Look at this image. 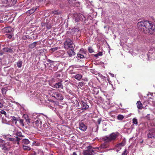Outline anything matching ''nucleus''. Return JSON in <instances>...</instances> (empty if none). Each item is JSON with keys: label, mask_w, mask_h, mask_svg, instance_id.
Segmentation results:
<instances>
[{"label": "nucleus", "mask_w": 155, "mask_h": 155, "mask_svg": "<svg viewBox=\"0 0 155 155\" xmlns=\"http://www.w3.org/2000/svg\"><path fill=\"white\" fill-rule=\"evenodd\" d=\"M96 127H97V128H96V130L95 131V132H97V131H98V126H97V125H96Z\"/></svg>", "instance_id": "obj_52"}, {"label": "nucleus", "mask_w": 155, "mask_h": 155, "mask_svg": "<svg viewBox=\"0 0 155 155\" xmlns=\"http://www.w3.org/2000/svg\"><path fill=\"white\" fill-rule=\"evenodd\" d=\"M72 30V31L75 32L78 31H79L78 29L77 28L73 29Z\"/></svg>", "instance_id": "obj_47"}, {"label": "nucleus", "mask_w": 155, "mask_h": 155, "mask_svg": "<svg viewBox=\"0 0 155 155\" xmlns=\"http://www.w3.org/2000/svg\"><path fill=\"white\" fill-rule=\"evenodd\" d=\"M150 132L147 134L149 138H152L155 137V128H152L149 130Z\"/></svg>", "instance_id": "obj_12"}, {"label": "nucleus", "mask_w": 155, "mask_h": 155, "mask_svg": "<svg viewBox=\"0 0 155 155\" xmlns=\"http://www.w3.org/2000/svg\"><path fill=\"white\" fill-rule=\"evenodd\" d=\"M82 75L80 74H77L74 76V78L76 79L79 80L82 78Z\"/></svg>", "instance_id": "obj_23"}, {"label": "nucleus", "mask_w": 155, "mask_h": 155, "mask_svg": "<svg viewBox=\"0 0 155 155\" xmlns=\"http://www.w3.org/2000/svg\"><path fill=\"white\" fill-rule=\"evenodd\" d=\"M7 91V88H6L3 87L2 89V92L3 96H5V94H6Z\"/></svg>", "instance_id": "obj_27"}, {"label": "nucleus", "mask_w": 155, "mask_h": 155, "mask_svg": "<svg viewBox=\"0 0 155 155\" xmlns=\"http://www.w3.org/2000/svg\"><path fill=\"white\" fill-rule=\"evenodd\" d=\"M84 85L83 83L82 82H81L79 83L78 84V86L81 87H82Z\"/></svg>", "instance_id": "obj_40"}, {"label": "nucleus", "mask_w": 155, "mask_h": 155, "mask_svg": "<svg viewBox=\"0 0 155 155\" xmlns=\"http://www.w3.org/2000/svg\"><path fill=\"white\" fill-rule=\"evenodd\" d=\"M37 42H34L29 45V47L31 49L34 48L37 45Z\"/></svg>", "instance_id": "obj_20"}, {"label": "nucleus", "mask_w": 155, "mask_h": 155, "mask_svg": "<svg viewBox=\"0 0 155 155\" xmlns=\"http://www.w3.org/2000/svg\"><path fill=\"white\" fill-rule=\"evenodd\" d=\"M149 95H150V96L152 97H154L155 96V93H149L148 94H147V96H149Z\"/></svg>", "instance_id": "obj_41"}, {"label": "nucleus", "mask_w": 155, "mask_h": 155, "mask_svg": "<svg viewBox=\"0 0 155 155\" xmlns=\"http://www.w3.org/2000/svg\"><path fill=\"white\" fill-rule=\"evenodd\" d=\"M139 29L147 34H155V25L151 21H143L139 22L137 24Z\"/></svg>", "instance_id": "obj_1"}, {"label": "nucleus", "mask_w": 155, "mask_h": 155, "mask_svg": "<svg viewBox=\"0 0 155 155\" xmlns=\"http://www.w3.org/2000/svg\"><path fill=\"white\" fill-rule=\"evenodd\" d=\"M46 99H45L44 97H37L36 100L39 104L41 103L42 104H45L46 103H49V102H53L54 101L49 99L48 97H46Z\"/></svg>", "instance_id": "obj_6"}, {"label": "nucleus", "mask_w": 155, "mask_h": 155, "mask_svg": "<svg viewBox=\"0 0 155 155\" xmlns=\"http://www.w3.org/2000/svg\"><path fill=\"white\" fill-rule=\"evenodd\" d=\"M36 153L34 151L33 153H31V155H36Z\"/></svg>", "instance_id": "obj_53"}, {"label": "nucleus", "mask_w": 155, "mask_h": 155, "mask_svg": "<svg viewBox=\"0 0 155 155\" xmlns=\"http://www.w3.org/2000/svg\"><path fill=\"white\" fill-rule=\"evenodd\" d=\"M132 122L134 124H135L136 125H137L138 121H137V118H133V120H132Z\"/></svg>", "instance_id": "obj_30"}, {"label": "nucleus", "mask_w": 155, "mask_h": 155, "mask_svg": "<svg viewBox=\"0 0 155 155\" xmlns=\"http://www.w3.org/2000/svg\"><path fill=\"white\" fill-rule=\"evenodd\" d=\"M46 27L48 29H49L51 28V26L50 25H47Z\"/></svg>", "instance_id": "obj_44"}, {"label": "nucleus", "mask_w": 155, "mask_h": 155, "mask_svg": "<svg viewBox=\"0 0 155 155\" xmlns=\"http://www.w3.org/2000/svg\"><path fill=\"white\" fill-rule=\"evenodd\" d=\"M20 140L21 139L18 137H16L15 138H14L11 136V137H10L8 141L12 142L14 144H17L18 145Z\"/></svg>", "instance_id": "obj_10"}, {"label": "nucleus", "mask_w": 155, "mask_h": 155, "mask_svg": "<svg viewBox=\"0 0 155 155\" xmlns=\"http://www.w3.org/2000/svg\"><path fill=\"white\" fill-rule=\"evenodd\" d=\"M22 61L19 60L17 62V65L18 68H21L22 67Z\"/></svg>", "instance_id": "obj_25"}, {"label": "nucleus", "mask_w": 155, "mask_h": 155, "mask_svg": "<svg viewBox=\"0 0 155 155\" xmlns=\"http://www.w3.org/2000/svg\"><path fill=\"white\" fill-rule=\"evenodd\" d=\"M13 35L12 33L10 34H6V37L9 39L11 38Z\"/></svg>", "instance_id": "obj_34"}, {"label": "nucleus", "mask_w": 155, "mask_h": 155, "mask_svg": "<svg viewBox=\"0 0 155 155\" xmlns=\"http://www.w3.org/2000/svg\"><path fill=\"white\" fill-rule=\"evenodd\" d=\"M11 120L13 122H14L15 124H16L17 121L18 120V119L15 117L13 116L12 117Z\"/></svg>", "instance_id": "obj_31"}, {"label": "nucleus", "mask_w": 155, "mask_h": 155, "mask_svg": "<svg viewBox=\"0 0 155 155\" xmlns=\"http://www.w3.org/2000/svg\"><path fill=\"white\" fill-rule=\"evenodd\" d=\"M20 123L21 124H22L23 123V120L22 119H21L20 120Z\"/></svg>", "instance_id": "obj_54"}, {"label": "nucleus", "mask_w": 155, "mask_h": 155, "mask_svg": "<svg viewBox=\"0 0 155 155\" xmlns=\"http://www.w3.org/2000/svg\"><path fill=\"white\" fill-rule=\"evenodd\" d=\"M120 105L121 107L122 106V104L121 103H120Z\"/></svg>", "instance_id": "obj_63"}, {"label": "nucleus", "mask_w": 155, "mask_h": 155, "mask_svg": "<svg viewBox=\"0 0 155 155\" xmlns=\"http://www.w3.org/2000/svg\"><path fill=\"white\" fill-rule=\"evenodd\" d=\"M62 81H61L60 82L55 83L53 86H51L54 88L58 89L59 90L62 89L63 88V87L61 83Z\"/></svg>", "instance_id": "obj_11"}, {"label": "nucleus", "mask_w": 155, "mask_h": 155, "mask_svg": "<svg viewBox=\"0 0 155 155\" xmlns=\"http://www.w3.org/2000/svg\"><path fill=\"white\" fill-rule=\"evenodd\" d=\"M4 21L3 20L0 19V23H2Z\"/></svg>", "instance_id": "obj_60"}, {"label": "nucleus", "mask_w": 155, "mask_h": 155, "mask_svg": "<svg viewBox=\"0 0 155 155\" xmlns=\"http://www.w3.org/2000/svg\"><path fill=\"white\" fill-rule=\"evenodd\" d=\"M3 106V104H2V103L0 102V108H1Z\"/></svg>", "instance_id": "obj_55"}, {"label": "nucleus", "mask_w": 155, "mask_h": 155, "mask_svg": "<svg viewBox=\"0 0 155 155\" xmlns=\"http://www.w3.org/2000/svg\"><path fill=\"white\" fill-rule=\"evenodd\" d=\"M99 147H93L91 146H89L87 147V149L84 152V155H94L95 154L94 149H96V151L98 152L100 150Z\"/></svg>", "instance_id": "obj_4"}, {"label": "nucleus", "mask_w": 155, "mask_h": 155, "mask_svg": "<svg viewBox=\"0 0 155 155\" xmlns=\"http://www.w3.org/2000/svg\"><path fill=\"white\" fill-rule=\"evenodd\" d=\"M77 55L78 57L82 59L84 58V56L82 54H78Z\"/></svg>", "instance_id": "obj_36"}, {"label": "nucleus", "mask_w": 155, "mask_h": 155, "mask_svg": "<svg viewBox=\"0 0 155 155\" xmlns=\"http://www.w3.org/2000/svg\"><path fill=\"white\" fill-rule=\"evenodd\" d=\"M24 117L25 118V120L27 122L30 123L29 120L28 119V116L27 115H25Z\"/></svg>", "instance_id": "obj_37"}, {"label": "nucleus", "mask_w": 155, "mask_h": 155, "mask_svg": "<svg viewBox=\"0 0 155 155\" xmlns=\"http://www.w3.org/2000/svg\"><path fill=\"white\" fill-rule=\"evenodd\" d=\"M0 1L2 4H8L9 2V0H0Z\"/></svg>", "instance_id": "obj_29"}, {"label": "nucleus", "mask_w": 155, "mask_h": 155, "mask_svg": "<svg viewBox=\"0 0 155 155\" xmlns=\"http://www.w3.org/2000/svg\"><path fill=\"white\" fill-rule=\"evenodd\" d=\"M117 137V134L113 133L109 136L107 135L103 137L102 140L105 143H109L115 140Z\"/></svg>", "instance_id": "obj_2"}, {"label": "nucleus", "mask_w": 155, "mask_h": 155, "mask_svg": "<svg viewBox=\"0 0 155 155\" xmlns=\"http://www.w3.org/2000/svg\"><path fill=\"white\" fill-rule=\"evenodd\" d=\"M22 147L23 149L25 150L29 151L31 149L30 147L28 146L23 145Z\"/></svg>", "instance_id": "obj_21"}, {"label": "nucleus", "mask_w": 155, "mask_h": 155, "mask_svg": "<svg viewBox=\"0 0 155 155\" xmlns=\"http://www.w3.org/2000/svg\"><path fill=\"white\" fill-rule=\"evenodd\" d=\"M83 106L82 108V109H87L88 107V106L86 104L83 103Z\"/></svg>", "instance_id": "obj_35"}, {"label": "nucleus", "mask_w": 155, "mask_h": 155, "mask_svg": "<svg viewBox=\"0 0 155 155\" xmlns=\"http://www.w3.org/2000/svg\"><path fill=\"white\" fill-rule=\"evenodd\" d=\"M79 128L81 130L85 131L87 128V127L83 123L80 122L79 124Z\"/></svg>", "instance_id": "obj_13"}, {"label": "nucleus", "mask_w": 155, "mask_h": 155, "mask_svg": "<svg viewBox=\"0 0 155 155\" xmlns=\"http://www.w3.org/2000/svg\"><path fill=\"white\" fill-rule=\"evenodd\" d=\"M37 8L36 7H34L32 9L28 10L27 12V13L28 14H29L30 15L33 13L37 9Z\"/></svg>", "instance_id": "obj_16"}, {"label": "nucleus", "mask_w": 155, "mask_h": 155, "mask_svg": "<svg viewBox=\"0 0 155 155\" xmlns=\"http://www.w3.org/2000/svg\"><path fill=\"white\" fill-rule=\"evenodd\" d=\"M137 107L138 109H142V104L140 101H137Z\"/></svg>", "instance_id": "obj_19"}, {"label": "nucleus", "mask_w": 155, "mask_h": 155, "mask_svg": "<svg viewBox=\"0 0 155 155\" xmlns=\"http://www.w3.org/2000/svg\"><path fill=\"white\" fill-rule=\"evenodd\" d=\"M42 115H44L43 114H41L40 115L38 116L37 114H34V115L33 116L34 117V118H35L34 117L35 116L37 118V120L36 121H35V122H34V124H35V125L37 126V127H41L42 124L40 118V117H42L41 116Z\"/></svg>", "instance_id": "obj_7"}, {"label": "nucleus", "mask_w": 155, "mask_h": 155, "mask_svg": "<svg viewBox=\"0 0 155 155\" xmlns=\"http://www.w3.org/2000/svg\"><path fill=\"white\" fill-rule=\"evenodd\" d=\"M3 137L6 140L8 141L10 137H11V135L9 134L3 135Z\"/></svg>", "instance_id": "obj_26"}, {"label": "nucleus", "mask_w": 155, "mask_h": 155, "mask_svg": "<svg viewBox=\"0 0 155 155\" xmlns=\"http://www.w3.org/2000/svg\"><path fill=\"white\" fill-rule=\"evenodd\" d=\"M103 130L104 131H106L107 130V128H105V129H104Z\"/></svg>", "instance_id": "obj_61"}, {"label": "nucleus", "mask_w": 155, "mask_h": 155, "mask_svg": "<svg viewBox=\"0 0 155 155\" xmlns=\"http://www.w3.org/2000/svg\"><path fill=\"white\" fill-rule=\"evenodd\" d=\"M101 118H99V119H98L97 121V122L98 124H100L101 123Z\"/></svg>", "instance_id": "obj_48"}, {"label": "nucleus", "mask_w": 155, "mask_h": 155, "mask_svg": "<svg viewBox=\"0 0 155 155\" xmlns=\"http://www.w3.org/2000/svg\"><path fill=\"white\" fill-rule=\"evenodd\" d=\"M14 134L19 137H23L24 136L22 135V133L20 131H18L17 130H15L14 132Z\"/></svg>", "instance_id": "obj_18"}, {"label": "nucleus", "mask_w": 155, "mask_h": 155, "mask_svg": "<svg viewBox=\"0 0 155 155\" xmlns=\"http://www.w3.org/2000/svg\"><path fill=\"white\" fill-rule=\"evenodd\" d=\"M0 147L4 152L9 151L10 149L9 143L5 142V141L0 138Z\"/></svg>", "instance_id": "obj_5"}, {"label": "nucleus", "mask_w": 155, "mask_h": 155, "mask_svg": "<svg viewBox=\"0 0 155 155\" xmlns=\"http://www.w3.org/2000/svg\"><path fill=\"white\" fill-rule=\"evenodd\" d=\"M2 55V54L0 53V55Z\"/></svg>", "instance_id": "obj_64"}, {"label": "nucleus", "mask_w": 155, "mask_h": 155, "mask_svg": "<svg viewBox=\"0 0 155 155\" xmlns=\"http://www.w3.org/2000/svg\"><path fill=\"white\" fill-rule=\"evenodd\" d=\"M73 42L70 39H67L64 43V48L65 49L73 48Z\"/></svg>", "instance_id": "obj_8"}, {"label": "nucleus", "mask_w": 155, "mask_h": 155, "mask_svg": "<svg viewBox=\"0 0 155 155\" xmlns=\"http://www.w3.org/2000/svg\"><path fill=\"white\" fill-rule=\"evenodd\" d=\"M22 143L25 144H28L30 143V141L27 139H25L22 140Z\"/></svg>", "instance_id": "obj_24"}, {"label": "nucleus", "mask_w": 155, "mask_h": 155, "mask_svg": "<svg viewBox=\"0 0 155 155\" xmlns=\"http://www.w3.org/2000/svg\"><path fill=\"white\" fill-rule=\"evenodd\" d=\"M3 51L5 52L12 53L13 52L12 49L11 48H4L3 49Z\"/></svg>", "instance_id": "obj_17"}, {"label": "nucleus", "mask_w": 155, "mask_h": 155, "mask_svg": "<svg viewBox=\"0 0 155 155\" xmlns=\"http://www.w3.org/2000/svg\"><path fill=\"white\" fill-rule=\"evenodd\" d=\"M75 21L78 22L79 21H82L85 19V18L84 16L82 14H75L74 16Z\"/></svg>", "instance_id": "obj_9"}, {"label": "nucleus", "mask_w": 155, "mask_h": 155, "mask_svg": "<svg viewBox=\"0 0 155 155\" xmlns=\"http://www.w3.org/2000/svg\"><path fill=\"white\" fill-rule=\"evenodd\" d=\"M72 155H77L75 152H74L73 153Z\"/></svg>", "instance_id": "obj_57"}, {"label": "nucleus", "mask_w": 155, "mask_h": 155, "mask_svg": "<svg viewBox=\"0 0 155 155\" xmlns=\"http://www.w3.org/2000/svg\"><path fill=\"white\" fill-rule=\"evenodd\" d=\"M12 30V28L11 27H6L4 28V32L6 33H10Z\"/></svg>", "instance_id": "obj_15"}, {"label": "nucleus", "mask_w": 155, "mask_h": 155, "mask_svg": "<svg viewBox=\"0 0 155 155\" xmlns=\"http://www.w3.org/2000/svg\"><path fill=\"white\" fill-rule=\"evenodd\" d=\"M152 48H153V49L152 50L155 51V41L153 42L152 45Z\"/></svg>", "instance_id": "obj_38"}, {"label": "nucleus", "mask_w": 155, "mask_h": 155, "mask_svg": "<svg viewBox=\"0 0 155 155\" xmlns=\"http://www.w3.org/2000/svg\"><path fill=\"white\" fill-rule=\"evenodd\" d=\"M75 106L77 107H79V103L77 102L76 104L75 105Z\"/></svg>", "instance_id": "obj_50"}, {"label": "nucleus", "mask_w": 155, "mask_h": 155, "mask_svg": "<svg viewBox=\"0 0 155 155\" xmlns=\"http://www.w3.org/2000/svg\"><path fill=\"white\" fill-rule=\"evenodd\" d=\"M124 118V116L120 114L117 117V119L119 120H122Z\"/></svg>", "instance_id": "obj_33"}, {"label": "nucleus", "mask_w": 155, "mask_h": 155, "mask_svg": "<svg viewBox=\"0 0 155 155\" xmlns=\"http://www.w3.org/2000/svg\"><path fill=\"white\" fill-rule=\"evenodd\" d=\"M140 56V58H142L143 60H144L146 58H147L149 60H154L155 59V51L150 49L148 53L146 54L144 53V54H142Z\"/></svg>", "instance_id": "obj_3"}, {"label": "nucleus", "mask_w": 155, "mask_h": 155, "mask_svg": "<svg viewBox=\"0 0 155 155\" xmlns=\"http://www.w3.org/2000/svg\"><path fill=\"white\" fill-rule=\"evenodd\" d=\"M71 50H69L67 51V53L69 56V57H71L75 55V52L74 51V48H70Z\"/></svg>", "instance_id": "obj_14"}, {"label": "nucleus", "mask_w": 155, "mask_h": 155, "mask_svg": "<svg viewBox=\"0 0 155 155\" xmlns=\"http://www.w3.org/2000/svg\"><path fill=\"white\" fill-rule=\"evenodd\" d=\"M127 150L126 149H125L124 151L122 153L121 155H127Z\"/></svg>", "instance_id": "obj_43"}, {"label": "nucleus", "mask_w": 155, "mask_h": 155, "mask_svg": "<svg viewBox=\"0 0 155 155\" xmlns=\"http://www.w3.org/2000/svg\"><path fill=\"white\" fill-rule=\"evenodd\" d=\"M63 97H61V99H60L61 100H63Z\"/></svg>", "instance_id": "obj_62"}, {"label": "nucleus", "mask_w": 155, "mask_h": 155, "mask_svg": "<svg viewBox=\"0 0 155 155\" xmlns=\"http://www.w3.org/2000/svg\"><path fill=\"white\" fill-rule=\"evenodd\" d=\"M108 147V145L106 144L105 143H103L100 146V147H99V150H100V148H107Z\"/></svg>", "instance_id": "obj_28"}, {"label": "nucleus", "mask_w": 155, "mask_h": 155, "mask_svg": "<svg viewBox=\"0 0 155 155\" xmlns=\"http://www.w3.org/2000/svg\"><path fill=\"white\" fill-rule=\"evenodd\" d=\"M138 94H139V97H141V96H142V94H141L140 93H139Z\"/></svg>", "instance_id": "obj_58"}, {"label": "nucleus", "mask_w": 155, "mask_h": 155, "mask_svg": "<svg viewBox=\"0 0 155 155\" xmlns=\"http://www.w3.org/2000/svg\"><path fill=\"white\" fill-rule=\"evenodd\" d=\"M47 61L50 63H52L53 62V61L50 60V59H48Z\"/></svg>", "instance_id": "obj_49"}, {"label": "nucleus", "mask_w": 155, "mask_h": 155, "mask_svg": "<svg viewBox=\"0 0 155 155\" xmlns=\"http://www.w3.org/2000/svg\"><path fill=\"white\" fill-rule=\"evenodd\" d=\"M27 2H28V4H29V3L31 2V0H27Z\"/></svg>", "instance_id": "obj_56"}, {"label": "nucleus", "mask_w": 155, "mask_h": 155, "mask_svg": "<svg viewBox=\"0 0 155 155\" xmlns=\"http://www.w3.org/2000/svg\"><path fill=\"white\" fill-rule=\"evenodd\" d=\"M59 49V48H58V47L53 48H51L50 49V51H52V52H53L56 50H58Z\"/></svg>", "instance_id": "obj_32"}, {"label": "nucleus", "mask_w": 155, "mask_h": 155, "mask_svg": "<svg viewBox=\"0 0 155 155\" xmlns=\"http://www.w3.org/2000/svg\"><path fill=\"white\" fill-rule=\"evenodd\" d=\"M109 74L110 75H111V77H114V74H113L111 73H110V72L109 73Z\"/></svg>", "instance_id": "obj_51"}, {"label": "nucleus", "mask_w": 155, "mask_h": 155, "mask_svg": "<svg viewBox=\"0 0 155 155\" xmlns=\"http://www.w3.org/2000/svg\"><path fill=\"white\" fill-rule=\"evenodd\" d=\"M1 113L2 114H4L5 115H6V112L4 110H2L1 111Z\"/></svg>", "instance_id": "obj_45"}, {"label": "nucleus", "mask_w": 155, "mask_h": 155, "mask_svg": "<svg viewBox=\"0 0 155 155\" xmlns=\"http://www.w3.org/2000/svg\"><path fill=\"white\" fill-rule=\"evenodd\" d=\"M46 0H39V2H45Z\"/></svg>", "instance_id": "obj_59"}, {"label": "nucleus", "mask_w": 155, "mask_h": 155, "mask_svg": "<svg viewBox=\"0 0 155 155\" xmlns=\"http://www.w3.org/2000/svg\"><path fill=\"white\" fill-rule=\"evenodd\" d=\"M17 1V0H11V2H12V4L10 6L14 5L16 3Z\"/></svg>", "instance_id": "obj_39"}, {"label": "nucleus", "mask_w": 155, "mask_h": 155, "mask_svg": "<svg viewBox=\"0 0 155 155\" xmlns=\"http://www.w3.org/2000/svg\"><path fill=\"white\" fill-rule=\"evenodd\" d=\"M102 52H99L98 54H96V55L102 56Z\"/></svg>", "instance_id": "obj_46"}, {"label": "nucleus", "mask_w": 155, "mask_h": 155, "mask_svg": "<svg viewBox=\"0 0 155 155\" xmlns=\"http://www.w3.org/2000/svg\"><path fill=\"white\" fill-rule=\"evenodd\" d=\"M88 51H89V52H90V53H92L93 52H94V51L92 49V48L91 47H90L88 48Z\"/></svg>", "instance_id": "obj_42"}, {"label": "nucleus", "mask_w": 155, "mask_h": 155, "mask_svg": "<svg viewBox=\"0 0 155 155\" xmlns=\"http://www.w3.org/2000/svg\"><path fill=\"white\" fill-rule=\"evenodd\" d=\"M51 12L53 14L57 15L61 14V12L59 10H56L52 11Z\"/></svg>", "instance_id": "obj_22"}]
</instances>
